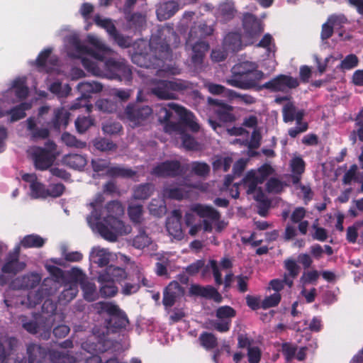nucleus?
I'll use <instances>...</instances> for the list:
<instances>
[{"instance_id":"1","label":"nucleus","mask_w":363,"mask_h":363,"mask_svg":"<svg viewBox=\"0 0 363 363\" xmlns=\"http://www.w3.org/2000/svg\"><path fill=\"white\" fill-rule=\"evenodd\" d=\"M74 45L79 54L89 56L82 57V65L93 75L125 82L127 84L132 81V69L125 60L106 59L105 57H103V55L82 45L79 41L75 42Z\"/></svg>"},{"instance_id":"2","label":"nucleus","mask_w":363,"mask_h":363,"mask_svg":"<svg viewBox=\"0 0 363 363\" xmlns=\"http://www.w3.org/2000/svg\"><path fill=\"white\" fill-rule=\"evenodd\" d=\"M157 116L160 122L164 124L165 132L169 133L180 132L182 125L189 127L194 132L199 131L200 128L194 120V114L174 103L160 106L157 111Z\"/></svg>"},{"instance_id":"3","label":"nucleus","mask_w":363,"mask_h":363,"mask_svg":"<svg viewBox=\"0 0 363 363\" xmlns=\"http://www.w3.org/2000/svg\"><path fill=\"white\" fill-rule=\"evenodd\" d=\"M231 76L227 79V84L241 89L256 88L259 82L264 77L262 71L257 69L255 62L245 61L235 65L231 69Z\"/></svg>"},{"instance_id":"4","label":"nucleus","mask_w":363,"mask_h":363,"mask_svg":"<svg viewBox=\"0 0 363 363\" xmlns=\"http://www.w3.org/2000/svg\"><path fill=\"white\" fill-rule=\"evenodd\" d=\"M42 309L43 312L50 313L43 322L38 323L35 320H29L26 315H21L20 320L23 328L28 333L33 335L40 333L43 339L48 340L50 336L53 321L52 315L55 313L57 306L51 300L47 299L44 301Z\"/></svg>"},{"instance_id":"5","label":"nucleus","mask_w":363,"mask_h":363,"mask_svg":"<svg viewBox=\"0 0 363 363\" xmlns=\"http://www.w3.org/2000/svg\"><path fill=\"white\" fill-rule=\"evenodd\" d=\"M142 91H139L135 101L129 103L124 108L122 118L126 120L132 128L145 125L152 114V108L143 103Z\"/></svg>"},{"instance_id":"6","label":"nucleus","mask_w":363,"mask_h":363,"mask_svg":"<svg viewBox=\"0 0 363 363\" xmlns=\"http://www.w3.org/2000/svg\"><path fill=\"white\" fill-rule=\"evenodd\" d=\"M186 89V86L180 81L153 79L150 91L160 99H172L175 98L176 91Z\"/></svg>"},{"instance_id":"7","label":"nucleus","mask_w":363,"mask_h":363,"mask_svg":"<svg viewBox=\"0 0 363 363\" xmlns=\"http://www.w3.org/2000/svg\"><path fill=\"white\" fill-rule=\"evenodd\" d=\"M110 317L106 320L107 326L114 330L125 328L129 325V320L125 313L118 306L112 303H104L101 307Z\"/></svg>"},{"instance_id":"8","label":"nucleus","mask_w":363,"mask_h":363,"mask_svg":"<svg viewBox=\"0 0 363 363\" xmlns=\"http://www.w3.org/2000/svg\"><path fill=\"white\" fill-rule=\"evenodd\" d=\"M185 173L181 162L177 160H165L158 163L151 170L150 174L157 177L174 178Z\"/></svg>"},{"instance_id":"9","label":"nucleus","mask_w":363,"mask_h":363,"mask_svg":"<svg viewBox=\"0 0 363 363\" xmlns=\"http://www.w3.org/2000/svg\"><path fill=\"white\" fill-rule=\"evenodd\" d=\"M299 86L298 79L289 75L279 74L269 82L259 86L258 91L262 89H268L272 92H284L287 89H296Z\"/></svg>"},{"instance_id":"10","label":"nucleus","mask_w":363,"mask_h":363,"mask_svg":"<svg viewBox=\"0 0 363 363\" xmlns=\"http://www.w3.org/2000/svg\"><path fill=\"white\" fill-rule=\"evenodd\" d=\"M207 101L208 105L212 107V111L220 122L231 123L236 121L234 107L231 105L211 97H208Z\"/></svg>"},{"instance_id":"11","label":"nucleus","mask_w":363,"mask_h":363,"mask_svg":"<svg viewBox=\"0 0 363 363\" xmlns=\"http://www.w3.org/2000/svg\"><path fill=\"white\" fill-rule=\"evenodd\" d=\"M242 23L245 35L249 40H253L263 31L260 21L252 13H245L243 15Z\"/></svg>"},{"instance_id":"12","label":"nucleus","mask_w":363,"mask_h":363,"mask_svg":"<svg viewBox=\"0 0 363 363\" xmlns=\"http://www.w3.org/2000/svg\"><path fill=\"white\" fill-rule=\"evenodd\" d=\"M86 219L89 224L96 223V228L99 234L105 240L110 242H115L117 240L118 236L116 232H114V230H113L108 226V225L105 223L104 220L103 221H99L101 219V214L97 211L96 209L94 208Z\"/></svg>"},{"instance_id":"13","label":"nucleus","mask_w":363,"mask_h":363,"mask_svg":"<svg viewBox=\"0 0 363 363\" xmlns=\"http://www.w3.org/2000/svg\"><path fill=\"white\" fill-rule=\"evenodd\" d=\"M33 160L35 169L43 171L52 165L55 157L50 150L37 147L33 150Z\"/></svg>"},{"instance_id":"14","label":"nucleus","mask_w":363,"mask_h":363,"mask_svg":"<svg viewBox=\"0 0 363 363\" xmlns=\"http://www.w3.org/2000/svg\"><path fill=\"white\" fill-rule=\"evenodd\" d=\"M51 349L40 344L30 342L26 345L28 363H43L50 356Z\"/></svg>"},{"instance_id":"15","label":"nucleus","mask_w":363,"mask_h":363,"mask_svg":"<svg viewBox=\"0 0 363 363\" xmlns=\"http://www.w3.org/2000/svg\"><path fill=\"white\" fill-rule=\"evenodd\" d=\"M127 279L128 274L124 268L109 265L99 274L98 281H111L114 284H121Z\"/></svg>"},{"instance_id":"16","label":"nucleus","mask_w":363,"mask_h":363,"mask_svg":"<svg viewBox=\"0 0 363 363\" xmlns=\"http://www.w3.org/2000/svg\"><path fill=\"white\" fill-rule=\"evenodd\" d=\"M189 294L193 296L213 300L216 303H220L223 301L221 294L215 287L211 285L203 286L199 284H192L189 288Z\"/></svg>"},{"instance_id":"17","label":"nucleus","mask_w":363,"mask_h":363,"mask_svg":"<svg viewBox=\"0 0 363 363\" xmlns=\"http://www.w3.org/2000/svg\"><path fill=\"white\" fill-rule=\"evenodd\" d=\"M26 264L19 260V252L17 250L14 252H10L6 262L2 266L1 272L4 274L16 275L18 272L23 271L26 267Z\"/></svg>"},{"instance_id":"18","label":"nucleus","mask_w":363,"mask_h":363,"mask_svg":"<svg viewBox=\"0 0 363 363\" xmlns=\"http://www.w3.org/2000/svg\"><path fill=\"white\" fill-rule=\"evenodd\" d=\"M18 340L15 337H0V363H9V357L16 351Z\"/></svg>"},{"instance_id":"19","label":"nucleus","mask_w":363,"mask_h":363,"mask_svg":"<svg viewBox=\"0 0 363 363\" xmlns=\"http://www.w3.org/2000/svg\"><path fill=\"white\" fill-rule=\"evenodd\" d=\"M195 38H191L189 44L186 43V46H190L192 50L191 62L194 65H200L203 62L206 52L209 50L210 45L206 41L199 40L194 42Z\"/></svg>"},{"instance_id":"20","label":"nucleus","mask_w":363,"mask_h":363,"mask_svg":"<svg viewBox=\"0 0 363 363\" xmlns=\"http://www.w3.org/2000/svg\"><path fill=\"white\" fill-rule=\"evenodd\" d=\"M102 84L94 81L80 82L77 85V89L81 94L79 100L84 101L83 105H86V102H89L91 94L99 93L102 91Z\"/></svg>"},{"instance_id":"21","label":"nucleus","mask_w":363,"mask_h":363,"mask_svg":"<svg viewBox=\"0 0 363 363\" xmlns=\"http://www.w3.org/2000/svg\"><path fill=\"white\" fill-rule=\"evenodd\" d=\"M183 291L182 287L177 281H172L164 289L162 303L165 308H171L176 302L177 298Z\"/></svg>"},{"instance_id":"22","label":"nucleus","mask_w":363,"mask_h":363,"mask_svg":"<svg viewBox=\"0 0 363 363\" xmlns=\"http://www.w3.org/2000/svg\"><path fill=\"white\" fill-rule=\"evenodd\" d=\"M41 281V277L37 273H31L16 278L13 284L18 289H35Z\"/></svg>"},{"instance_id":"23","label":"nucleus","mask_w":363,"mask_h":363,"mask_svg":"<svg viewBox=\"0 0 363 363\" xmlns=\"http://www.w3.org/2000/svg\"><path fill=\"white\" fill-rule=\"evenodd\" d=\"M223 48L226 51L237 52L242 50V35L239 32H230L223 39Z\"/></svg>"},{"instance_id":"24","label":"nucleus","mask_w":363,"mask_h":363,"mask_svg":"<svg viewBox=\"0 0 363 363\" xmlns=\"http://www.w3.org/2000/svg\"><path fill=\"white\" fill-rule=\"evenodd\" d=\"M214 31L213 25H208L205 21L200 22L196 26L191 27L189 33L187 43L189 44L191 38H205L213 35Z\"/></svg>"},{"instance_id":"25","label":"nucleus","mask_w":363,"mask_h":363,"mask_svg":"<svg viewBox=\"0 0 363 363\" xmlns=\"http://www.w3.org/2000/svg\"><path fill=\"white\" fill-rule=\"evenodd\" d=\"M70 113L64 108H58L55 111L54 116L49 123L50 127L56 131H60V129L65 128L69 120Z\"/></svg>"},{"instance_id":"26","label":"nucleus","mask_w":363,"mask_h":363,"mask_svg":"<svg viewBox=\"0 0 363 363\" xmlns=\"http://www.w3.org/2000/svg\"><path fill=\"white\" fill-rule=\"evenodd\" d=\"M127 27L134 32L140 31L146 25L145 15L135 12L125 15Z\"/></svg>"},{"instance_id":"27","label":"nucleus","mask_w":363,"mask_h":363,"mask_svg":"<svg viewBox=\"0 0 363 363\" xmlns=\"http://www.w3.org/2000/svg\"><path fill=\"white\" fill-rule=\"evenodd\" d=\"M62 162L69 168L82 170L86 165L85 156L79 154H68L62 157Z\"/></svg>"},{"instance_id":"28","label":"nucleus","mask_w":363,"mask_h":363,"mask_svg":"<svg viewBox=\"0 0 363 363\" xmlns=\"http://www.w3.org/2000/svg\"><path fill=\"white\" fill-rule=\"evenodd\" d=\"M133 60L138 66L148 69H157V67H160V65L162 64L161 60L157 58L156 57H152L151 58V57L148 55H135L133 57Z\"/></svg>"},{"instance_id":"29","label":"nucleus","mask_w":363,"mask_h":363,"mask_svg":"<svg viewBox=\"0 0 363 363\" xmlns=\"http://www.w3.org/2000/svg\"><path fill=\"white\" fill-rule=\"evenodd\" d=\"M105 223L118 235L128 234L130 233V227H126L124 223L113 215H107L104 218Z\"/></svg>"},{"instance_id":"30","label":"nucleus","mask_w":363,"mask_h":363,"mask_svg":"<svg viewBox=\"0 0 363 363\" xmlns=\"http://www.w3.org/2000/svg\"><path fill=\"white\" fill-rule=\"evenodd\" d=\"M110 177L132 178L136 174V172L130 168H125L121 165H111L106 172Z\"/></svg>"},{"instance_id":"31","label":"nucleus","mask_w":363,"mask_h":363,"mask_svg":"<svg viewBox=\"0 0 363 363\" xmlns=\"http://www.w3.org/2000/svg\"><path fill=\"white\" fill-rule=\"evenodd\" d=\"M27 128L31 133L33 140L46 139L49 137L50 132L46 128H38L34 118L27 119Z\"/></svg>"},{"instance_id":"32","label":"nucleus","mask_w":363,"mask_h":363,"mask_svg":"<svg viewBox=\"0 0 363 363\" xmlns=\"http://www.w3.org/2000/svg\"><path fill=\"white\" fill-rule=\"evenodd\" d=\"M31 108V104L28 102H22L20 104L11 108L6 112V114L10 115V122H15L26 117V111Z\"/></svg>"},{"instance_id":"33","label":"nucleus","mask_w":363,"mask_h":363,"mask_svg":"<svg viewBox=\"0 0 363 363\" xmlns=\"http://www.w3.org/2000/svg\"><path fill=\"white\" fill-rule=\"evenodd\" d=\"M166 228L169 234L178 240L184 238L181 220L178 218H167Z\"/></svg>"},{"instance_id":"34","label":"nucleus","mask_w":363,"mask_h":363,"mask_svg":"<svg viewBox=\"0 0 363 363\" xmlns=\"http://www.w3.org/2000/svg\"><path fill=\"white\" fill-rule=\"evenodd\" d=\"M155 186L152 184H139L133 190V196L136 200H146L153 194Z\"/></svg>"},{"instance_id":"35","label":"nucleus","mask_w":363,"mask_h":363,"mask_svg":"<svg viewBox=\"0 0 363 363\" xmlns=\"http://www.w3.org/2000/svg\"><path fill=\"white\" fill-rule=\"evenodd\" d=\"M49 360L50 363H75L76 359L68 352H60L51 349Z\"/></svg>"},{"instance_id":"36","label":"nucleus","mask_w":363,"mask_h":363,"mask_svg":"<svg viewBox=\"0 0 363 363\" xmlns=\"http://www.w3.org/2000/svg\"><path fill=\"white\" fill-rule=\"evenodd\" d=\"M241 182L244 188L246 189L247 194H252L255 192L257 185L260 184L255 176V170L252 169L247 172Z\"/></svg>"},{"instance_id":"37","label":"nucleus","mask_w":363,"mask_h":363,"mask_svg":"<svg viewBox=\"0 0 363 363\" xmlns=\"http://www.w3.org/2000/svg\"><path fill=\"white\" fill-rule=\"evenodd\" d=\"M199 341L201 346L208 351L214 350L218 345L216 336L212 333L206 331L200 334Z\"/></svg>"},{"instance_id":"38","label":"nucleus","mask_w":363,"mask_h":363,"mask_svg":"<svg viewBox=\"0 0 363 363\" xmlns=\"http://www.w3.org/2000/svg\"><path fill=\"white\" fill-rule=\"evenodd\" d=\"M45 240L37 234L27 235L21 240L23 248H40L45 245Z\"/></svg>"},{"instance_id":"39","label":"nucleus","mask_w":363,"mask_h":363,"mask_svg":"<svg viewBox=\"0 0 363 363\" xmlns=\"http://www.w3.org/2000/svg\"><path fill=\"white\" fill-rule=\"evenodd\" d=\"M179 5L175 1H169L163 4L160 9L157 10V16H162L164 19H167L174 16L179 10Z\"/></svg>"},{"instance_id":"40","label":"nucleus","mask_w":363,"mask_h":363,"mask_svg":"<svg viewBox=\"0 0 363 363\" xmlns=\"http://www.w3.org/2000/svg\"><path fill=\"white\" fill-rule=\"evenodd\" d=\"M194 211L202 218H208L213 220H218L220 218L219 212L211 206L199 204L196 206Z\"/></svg>"},{"instance_id":"41","label":"nucleus","mask_w":363,"mask_h":363,"mask_svg":"<svg viewBox=\"0 0 363 363\" xmlns=\"http://www.w3.org/2000/svg\"><path fill=\"white\" fill-rule=\"evenodd\" d=\"M128 214L135 224H140L143 220V206L141 204H130L128 208Z\"/></svg>"},{"instance_id":"42","label":"nucleus","mask_w":363,"mask_h":363,"mask_svg":"<svg viewBox=\"0 0 363 363\" xmlns=\"http://www.w3.org/2000/svg\"><path fill=\"white\" fill-rule=\"evenodd\" d=\"M150 214L161 217L166 212L165 201L162 199H152L148 206Z\"/></svg>"},{"instance_id":"43","label":"nucleus","mask_w":363,"mask_h":363,"mask_svg":"<svg viewBox=\"0 0 363 363\" xmlns=\"http://www.w3.org/2000/svg\"><path fill=\"white\" fill-rule=\"evenodd\" d=\"M62 142L68 147L83 149L86 147V143L78 140L74 135L68 132H65L62 135Z\"/></svg>"},{"instance_id":"44","label":"nucleus","mask_w":363,"mask_h":363,"mask_svg":"<svg viewBox=\"0 0 363 363\" xmlns=\"http://www.w3.org/2000/svg\"><path fill=\"white\" fill-rule=\"evenodd\" d=\"M191 172L200 177H206L210 173V166L204 162L194 161L191 163Z\"/></svg>"},{"instance_id":"45","label":"nucleus","mask_w":363,"mask_h":363,"mask_svg":"<svg viewBox=\"0 0 363 363\" xmlns=\"http://www.w3.org/2000/svg\"><path fill=\"white\" fill-rule=\"evenodd\" d=\"M101 286L99 289V293L101 297L111 298L116 295L118 288L116 286L113 281H99Z\"/></svg>"},{"instance_id":"46","label":"nucleus","mask_w":363,"mask_h":363,"mask_svg":"<svg viewBox=\"0 0 363 363\" xmlns=\"http://www.w3.org/2000/svg\"><path fill=\"white\" fill-rule=\"evenodd\" d=\"M94 125V119L90 116H79L75 121V127L79 133H84Z\"/></svg>"},{"instance_id":"47","label":"nucleus","mask_w":363,"mask_h":363,"mask_svg":"<svg viewBox=\"0 0 363 363\" xmlns=\"http://www.w3.org/2000/svg\"><path fill=\"white\" fill-rule=\"evenodd\" d=\"M30 195L33 199H46L48 194V189L41 182L37 181L30 185Z\"/></svg>"},{"instance_id":"48","label":"nucleus","mask_w":363,"mask_h":363,"mask_svg":"<svg viewBox=\"0 0 363 363\" xmlns=\"http://www.w3.org/2000/svg\"><path fill=\"white\" fill-rule=\"evenodd\" d=\"M150 242L151 240L143 228L139 230V233L133 240V245L138 249H143Z\"/></svg>"},{"instance_id":"49","label":"nucleus","mask_w":363,"mask_h":363,"mask_svg":"<svg viewBox=\"0 0 363 363\" xmlns=\"http://www.w3.org/2000/svg\"><path fill=\"white\" fill-rule=\"evenodd\" d=\"M71 90L72 89L69 84H65L62 87V83L59 81L52 82L49 86V91L58 97H66L69 95Z\"/></svg>"},{"instance_id":"50","label":"nucleus","mask_w":363,"mask_h":363,"mask_svg":"<svg viewBox=\"0 0 363 363\" xmlns=\"http://www.w3.org/2000/svg\"><path fill=\"white\" fill-rule=\"evenodd\" d=\"M184 191L179 187L166 186L162 190V195L164 198L182 200L184 198Z\"/></svg>"},{"instance_id":"51","label":"nucleus","mask_w":363,"mask_h":363,"mask_svg":"<svg viewBox=\"0 0 363 363\" xmlns=\"http://www.w3.org/2000/svg\"><path fill=\"white\" fill-rule=\"evenodd\" d=\"M93 145L96 150L101 152L113 150L116 148V144H114L112 141L104 138H96L93 141Z\"/></svg>"},{"instance_id":"52","label":"nucleus","mask_w":363,"mask_h":363,"mask_svg":"<svg viewBox=\"0 0 363 363\" xmlns=\"http://www.w3.org/2000/svg\"><path fill=\"white\" fill-rule=\"evenodd\" d=\"M235 315L236 311L229 306H220L216 311V316L220 320H231Z\"/></svg>"},{"instance_id":"53","label":"nucleus","mask_w":363,"mask_h":363,"mask_svg":"<svg viewBox=\"0 0 363 363\" xmlns=\"http://www.w3.org/2000/svg\"><path fill=\"white\" fill-rule=\"evenodd\" d=\"M236 11L233 4L224 3L220 6V13L222 19L227 22L232 20L235 13Z\"/></svg>"},{"instance_id":"54","label":"nucleus","mask_w":363,"mask_h":363,"mask_svg":"<svg viewBox=\"0 0 363 363\" xmlns=\"http://www.w3.org/2000/svg\"><path fill=\"white\" fill-rule=\"evenodd\" d=\"M96 106L99 110L106 113H113L118 108L116 102L107 99L98 100L96 103Z\"/></svg>"},{"instance_id":"55","label":"nucleus","mask_w":363,"mask_h":363,"mask_svg":"<svg viewBox=\"0 0 363 363\" xmlns=\"http://www.w3.org/2000/svg\"><path fill=\"white\" fill-rule=\"evenodd\" d=\"M77 293L78 287L77 284H72L61 292L59 298L62 301L70 302L76 297Z\"/></svg>"},{"instance_id":"56","label":"nucleus","mask_w":363,"mask_h":363,"mask_svg":"<svg viewBox=\"0 0 363 363\" xmlns=\"http://www.w3.org/2000/svg\"><path fill=\"white\" fill-rule=\"evenodd\" d=\"M140 273L137 274V281L134 282H126L122 286L121 293L125 296H130L137 293L140 289Z\"/></svg>"},{"instance_id":"57","label":"nucleus","mask_w":363,"mask_h":363,"mask_svg":"<svg viewBox=\"0 0 363 363\" xmlns=\"http://www.w3.org/2000/svg\"><path fill=\"white\" fill-rule=\"evenodd\" d=\"M109 35L120 47L124 48L130 47L131 39L120 33L116 28H115V31H111Z\"/></svg>"},{"instance_id":"58","label":"nucleus","mask_w":363,"mask_h":363,"mask_svg":"<svg viewBox=\"0 0 363 363\" xmlns=\"http://www.w3.org/2000/svg\"><path fill=\"white\" fill-rule=\"evenodd\" d=\"M209 268L212 269L216 284L218 286L221 285L223 284L222 274L219 270L217 262L214 259L210 260L209 264L203 269V274H204Z\"/></svg>"},{"instance_id":"59","label":"nucleus","mask_w":363,"mask_h":363,"mask_svg":"<svg viewBox=\"0 0 363 363\" xmlns=\"http://www.w3.org/2000/svg\"><path fill=\"white\" fill-rule=\"evenodd\" d=\"M281 294L279 293H274L269 296L264 298L261 303V308L267 309L272 307H275L279 305L281 301Z\"/></svg>"},{"instance_id":"60","label":"nucleus","mask_w":363,"mask_h":363,"mask_svg":"<svg viewBox=\"0 0 363 363\" xmlns=\"http://www.w3.org/2000/svg\"><path fill=\"white\" fill-rule=\"evenodd\" d=\"M290 167L293 174H302L305 171L306 162L301 157H295L291 159Z\"/></svg>"},{"instance_id":"61","label":"nucleus","mask_w":363,"mask_h":363,"mask_svg":"<svg viewBox=\"0 0 363 363\" xmlns=\"http://www.w3.org/2000/svg\"><path fill=\"white\" fill-rule=\"evenodd\" d=\"M296 108L294 105L293 103L289 102L285 104L283 107L282 113H283V120L285 123L292 122L296 118Z\"/></svg>"},{"instance_id":"62","label":"nucleus","mask_w":363,"mask_h":363,"mask_svg":"<svg viewBox=\"0 0 363 363\" xmlns=\"http://www.w3.org/2000/svg\"><path fill=\"white\" fill-rule=\"evenodd\" d=\"M266 190L268 193L279 194L283 190L282 182L277 178L272 177L266 183Z\"/></svg>"},{"instance_id":"63","label":"nucleus","mask_w":363,"mask_h":363,"mask_svg":"<svg viewBox=\"0 0 363 363\" xmlns=\"http://www.w3.org/2000/svg\"><path fill=\"white\" fill-rule=\"evenodd\" d=\"M297 347L290 342H284L281 345V352L287 362L291 361L296 355Z\"/></svg>"},{"instance_id":"64","label":"nucleus","mask_w":363,"mask_h":363,"mask_svg":"<svg viewBox=\"0 0 363 363\" xmlns=\"http://www.w3.org/2000/svg\"><path fill=\"white\" fill-rule=\"evenodd\" d=\"M359 59L354 54L347 55L340 62V67L343 69H352L358 65Z\"/></svg>"}]
</instances>
